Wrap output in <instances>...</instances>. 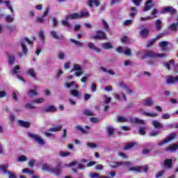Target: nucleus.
<instances>
[{"instance_id":"obj_1","label":"nucleus","mask_w":178,"mask_h":178,"mask_svg":"<svg viewBox=\"0 0 178 178\" xmlns=\"http://www.w3.org/2000/svg\"><path fill=\"white\" fill-rule=\"evenodd\" d=\"M63 165V163L59 161L54 168H51L48 165V164H43L42 165V170H47V172H51V173H54L56 176L60 175V173H62V165Z\"/></svg>"},{"instance_id":"obj_2","label":"nucleus","mask_w":178,"mask_h":178,"mask_svg":"<svg viewBox=\"0 0 178 178\" xmlns=\"http://www.w3.org/2000/svg\"><path fill=\"white\" fill-rule=\"evenodd\" d=\"M166 55L165 54H156L155 51L152 50H147L145 51L142 59H145L147 58H151L152 59H155V58H165Z\"/></svg>"},{"instance_id":"obj_3","label":"nucleus","mask_w":178,"mask_h":178,"mask_svg":"<svg viewBox=\"0 0 178 178\" xmlns=\"http://www.w3.org/2000/svg\"><path fill=\"white\" fill-rule=\"evenodd\" d=\"M28 136H29V137L31 138H32L33 140H34V141L35 143H38V144H40V145L44 146L45 145V142L44 141V139H42V138L38 136V135H35L31 133H29Z\"/></svg>"},{"instance_id":"obj_4","label":"nucleus","mask_w":178,"mask_h":178,"mask_svg":"<svg viewBox=\"0 0 178 178\" xmlns=\"http://www.w3.org/2000/svg\"><path fill=\"white\" fill-rule=\"evenodd\" d=\"M177 136V134L175 132L170 134L169 136L167 137L165 140H164L162 143H159V147H161V145H163L164 144H168V143H170V141L176 138Z\"/></svg>"},{"instance_id":"obj_5","label":"nucleus","mask_w":178,"mask_h":178,"mask_svg":"<svg viewBox=\"0 0 178 178\" xmlns=\"http://www.w3.org/2000/svg\"><path fill=\"white\" fill-rule=\"evenodd\" d=\"M93 40H106V33L102 31H97L96 35L92 37Z\"/></svg>"},{"instance_id":"obj_6","label":"nucleus","mask_w":178,"mask_h":178,"mask_svg":"<svg viewBox=\"0 0 178 178\" xmlns=\"http://www.w3.org/2000/svg\"><path fill=\"white\" fill-rule=\"evenodd\" d=\"M161 13H170V15H176V13H177V10L170 6H168L162 9Z\"/></svg>"},{"instance_id":"obj_7","label":"nucleus","mask_w":178,"mask_h":178,"mask_svg":"<svg viewBox=\"0 0 178 178\" xmlns=\"http://www.w3.org/2000/svg\"><path fill=\"white\" fill-rule=\"evenodd\" d=\"M49 13V8H47L45 12L43 13L42 17H38L36 18V23H44V18L48 16Z\"/></svg>"},{"instance_id":"obj_8","label":"nucleus","mask_w":178,"mask_h":178,"mask_svg":"<svg viewBox=\"0 0 178 178\" xmlns=\"http://www.w3.org/2000/svg\"><path fill=\"white\" fill-rule=\"evenodd\" d=\"M80 19V13H74L68 15L65 17V20H76Z\"/></svg>"},{"instance_id":"obj_9","label":"nucleus","mask_w":178,"mask_h":178,"mask_svg":"<svg viewBox=\"0 0 178 178\" xmlns=\"http://www.w3.org/2000/svg\"><path fill=\"white\" fill-rule=\"evenodd\" d=\"M21 46L22 48L23 53H19V58H23V55H26L29 52V49L27 48V46L24 44V42H23V40H21Z\"/></svg>"},{"instance_id":"obj_10","label":"nucleus","mask_w":178,"mask_h":178,"mask_svg":"<svg viewBox=\"0 0 178 178\" xmlns=\"http://www.w3.org/2000/svg\"><path fill=\"white\" fill-rule=\"evenodd\" d=\"M176 83H178V76H170L166 80V83L168 85L176 84Z\"/></svg>"},{"instance_id":"obj_11","label":"nucleus","mask_w":178,"mask_h":178,"mask_svg":"<svg viewBox=\"0 0 178 178\" xmlns=\"http://www.w3.org/2000/svg\"><path fill=\"white\" fill-rule=\"evenodd\" d=\"M86 3L89 8H94V5L97 7L101 5V2L98 0H88Z\"/></svg>"},{"instance_id":"obj_12","label":"nucleus","mask_w":178,"mask_h":178,"mask_svg":"<svg viewBox=\"0 0 178 178\" xmlns=\"http://www.w3.org/2000/svg\"><path fill=\"white\" fill-rule=\"evenodd\" d=\"M8 56V63L9 66H13V65L15 63V61L16 60V57L15 55H12L10 54H7Z\"/></svg>"},{"instance_id":"obj_13","label":"nucleus","mask_w":178,"mask_h":178,"mask_svg":"<svg viewBox=\"0 0 178 178\" xmlns=\"http://www.w3.org/2000/svg\"><path fill=\"white\" fill-rule=\"evenodd\" d=\"M88 48H90V49H92V51H95L97 54H99V52H101V49L95 46V44H94V43L92 42H89L88 44Z\"/></svg>"},{"instance_id":"obj_14","label":"nucleus","mask_w":178,"mask_h":178,"mask_svg":"<svg viewBox=\"0 0 178 178\" xmlns=\"http://www.w3.org/2000/svg\"><path fill=\"white\" fill-rule=\"evenodd\" d=\"M50 34L52 37V38H54V40H63L65 37L63 35H59L55 31H51L50 32Z\"/></svg>"},{"instance_id":"obj_15","label":"nucleus","mask_w":178,"mask_h":178,"mask_svg":"<svg viewBox=\"0 0 178 178\" xmlns=\"http://www.w3.org/2000/svg\"><path fill=\"white\" fill-rule=\"evenodd\" d=\"M168 45H169V42L161 41L159 43V46L161 48V51H166L168 49Z\"/></svg>"},{"instance_id":"obj_16","label":"nucleus","mask_w":178,"mask_h":178,"mask_svg":"<svg viewBox=\"0 0 178 178\" xmlns=\"http://www.w3.org/2000/svg\"><path fill=\"white\" fill-rule=\"evenodd\" d=\"M18 124L19 126H21V127H25V129H29V127H30V122L24 121L22 120H18Z\"/></svg>"},{"instance_id":"obj_17","label":"nucleus","mask_w":178,"mask_h":178,"mask_svg":"<svg viewBox=\"0 0 178 178\" xmlns=\"http://www.w3.org/2000/svg\"><path fill=\"white\" fill-rule=\"evenodd\" d=\"M120 86L121 87H124L125 90H127V94H128V95H130V94H136V92L134 90L129 88V86H126L124 83H120Z\"/></svg>"},{"instance_id":"obj_18","label":"nucleus","mask_w":178,"mask_h":178,"mask_svg":"<svg viewBox=\"0 0 178 178\" xmlns=\"http://www.w3.org/2000/svg\"><path fill=\"white\" fill-rule=\"evenodd\" d=\"M149 34V30L147 29H143L140 31V35L142 38H147Z\"/></svg>"},{"instance_id":"obj_19","label":"nucleus","mask_w":178,"mask_h":178,"mask_svg":"<svg viewBox=\"0 0 178 178\" xmlns=\"http://www.w3.org/2000/svg\"><path fill=\"white\" fill-rule=\"evenodd\" d=\"M131 123H134L136 124H145L144 120L138 119V118H131L130 119Z\"/></svg>"},{"instance_id":"obj_20","label":"nucleus","mask_w":178,"mask_h":178,"mask_svg":"<svg viewBox=\"0 0 178 178\" xmlns=\"http://www.w3.org/2000/svg\"><path fill=\"white\" fill-rule=\"evenodd\" d=\"M129 172H136L137 173H143V166L131 167L129 168Z\"/></svg>"},{"instance_id":"obj_21","label":"nucleus","mask_w":178,"mask_h":178,"mask_svg":"<svg viewBox=\"0 0 178 178\" xmlns=\"http://www.w3.org/2000/svg\"><path fill=\"white\" fill-rule=\"evenodd\" d=\"M20 70H22L20 65H17L13 67V69L11 70V73L12 74H17L19 73H21Z\"/></svg>"},{"instance_id":"obj_22","label":"nucleus","mask_w":178,"mask_h":178,"mask_svg":"<svg viewBox=\"0 0 178 178\" xmlns=\"http://www.w3.org/2000/svg\"><path fill=\"white\" fill-rule=\"evenodd\" d=\"M173 165V161L170 159H167L164 161V166L165 168H168V169H170Z\"/></svg>"},{"instance_id":"obj_23","label":"nucleus","mask_w":178,"mask_h":178,"mask_svg":"<svg viewBox=\"0 0 178 178\" xmlns=\"http://www.w3.org/2000/svg\"><path fill=\"white\" fill-rule=\"evenodd\" d=\"M155 27H156V31H161V30H162V21H161V19L156 20Z\"/></svg>"},{"instance_id":"obj_24","label":"nucleus","mask_w":178,"mask_h":178,"mask_svg":"<svg viewBox=\"0 0 178 178\" xmlns=\"http://www.w3.org/2000/svg\"><path fill=\"white\" fill-rule=\"evenodd\" d=\"M80 19H87V17H90V13L88 11L81 10L79 13Z\"/></svg>"},{"instance_id":"obj_25","label":"nucleus","mask_w":178,"mask_h":178,"mask_svg":"<svg viewBox=\"0 0 178 178\" xmlns=\"http://www.w3.org/2000/svg\"><path fill=\"white\" fill-rule=\"evenodd\" d=\"M43 112L45 113L48 112H56V108H55L54 106H49L43 109Z\"/></svg>"},{"instance_id":"obj_26","label":"nucleus","mask_w":178,"mask_h":178,"mask_svg":"<svg viewBox=\"0 0 178 178\" xmlns=\"http://www.w3.org/2000/svg\"><path fill=\"white\" fill-rule=\"evenodd\" d=\"M62 131V126L58 125L57 127H51L49 129V131H51V133H58V131Z\"/></svg>"},{"instance_id":"obj_27","label":"nucleus","mask_w":178,"mask_h":178,"mask_svg":"<svg viewBox=\"0 0 178 178\" xmlns=\"http://www.w3.org/2000/svg\"><path fill=\"white\" fill-rule=\"evenodd\" d=\"M168 30L170 31H173L174 33H176L178 30V25L177 23H172L171 25L168 26Z\"/></svg>"},{"instance_id":"obj_28","label":"nucleus","mask_w":178,"mask_h":178,"mask_svg":"<svg viewBox=\"0 0 178 178\" xmlns=\"http://www.w3.org/2000/svg\"><path fill=\"white\" fill-rule=\"evenodd\" d=\"M70 42H72V44H74L76 47H78V48H83V42L76 40L74 39H70Z\"/></svg>"},{"instance_id":"obj_29","label":"nucleus","mask_w":178,"mask_h":178,"mask_svg":"<svg viewBox=\"0 0 178 178\" xmlns=\"http://www.w3.org/2000/svg\"><path fill=\"white\" fill-rule=\"evenodd\" d=\"M70 95L72 97H74L75 98H79L80 97V92L76 89H73L70 90Z\"/></svg>"},{"instance_id":"obj_30","label":"nucleus","mask_w":178,"mask_h":178,"mask_svg":"<svg viewBox=\"0 0 178 178\" xmlns=\"http://www.w3.org/2000/svg\"><path fill=\"white\" fill-rule=\"evenodd\" d=\"M154 0H148L145 3V8L144 11L145 12H148V10H151V4L152 2H153Z\"/></svg>"},{"instance_id":"obj_31","label":"nucleus","mask_w":178,"mask_h":178,"mask_svg":"<svg viewBox=\"0 0 178 178\" xmlns=\"http://www.w3.org/2000/svg\"><path fill=\"white\" fill-rule=\"evenodd\" d=\"M163 65L164 67H166V69H168V70H170V65H175V60H170L169 63H163Z\"/></svg>"},{"instance_id":"obj_32","label":"nucleus","mask_w":178,"mask_h":178,"mask_svg":"<svg viewBox=\"0 0 178 178\" xmlns=\"http://www.w3.org/2000/svg\"><path fill=\"white\" fill-rule=\"evenodd\" d=\"M116 122H118V123H126L129 122V120L123 116L119 115L117 118Z\"/></svg>"},{"instance_id":"obj_33","label":"nucleus","mask_w":178,"mask_h":178,"mask_svg":"<svg viewBox=\"0 0 178 178\" xmlns=\"http://www.w3.org/2000/svg\"><path fill=\"white\" fill-rule=\"evenodd\" d=\"M106 130L108 134V137H111L113 134H115V129L112 127H107Z\"/></svg>"},{"instance_id":"obj_34","label":"nucleus","mask_w":178,"mask_h":178,"mask_svg":"<svg viewBox=\"0 0 178 178\" xmlns=\"http://www.w3.org/2000/svg\"><path fill=\"white\" fill-rule=\"evenodd\" d=\"M102 48H104V49H113V46L111 44V42H107L102 44Z\"/></svg>"},{"instance_id":"obj_35","label":"nucleus","mask_w":178,"mask_h":178,"mask_svg":"<svg viewBox=\"0 0 178 178\" xmlns=\"http://www.w3.org/2000/svg\"><path fill=\"white\" fill-rule=\"evenodd\" d=\"M4 3L6 4V6H7L8 9L10 10L11 13H15V10H13V7L12 5H10V1H4Z\"/></svg>"},{"instance_id":"obj_36","label":"nucleus","mask_w":178,"mask_h":178,"mask_svg":"<svg viewBox=\"0 0 178 178\" xmlns=\"http://www.w3.org/2000/svg\"><path fill=\"white\" fill-rule=\"evenodd\" d=\"M74 70H76V72H80V71H83V68L81 67V66L79 64H75L73 66V70H71V73H73V72H74Z\"/></svg>"},{"instance_id":"obj_37","label":"nucleus","mask_w":178,"mask_h":178,"mask_svg":"<svg viewBox=\"0 0 178 178\" xmlns=\"http://www.w3.org/2000/svg\"><path fill=\"white\" fill-rule=\"evenodd\" d=\"M29 76H31L33 79H37V74H35V71L33 69H29L27 72Z\"/></svg>"},{"instance_id":"obj_38","label":"nucleus","mask_w":178,"mask_h":178,"mask_svg":"<svg viewBox=\"0 0 178 178\" xmlns=\"http://www.w3.org/2000/svg\"><path fill=\"white\" fill-rule=\"evenodd\" d=\"M27 95L28 97H37L38 95V93L35 90H30L27 92Z\"/></svg>"},{"instance_id":"obj_39","label":"nucleus","mask_w":178,"mask_h":178,"mask_svg":"<svg viewBox=\"0 0 178 178\" xmlns=\"http://www.w3.org/2000/svg\"><path fill=\"white\" fill-rule=\"evenodd\" d=\"M152 124L155 129H162V127H163V125L158 121H153Z\"/></svg>"},{"instance_id":"obj_40","label":"nucleus","mask_w":178,"mask_h":178,"mask_svg":"<svg viewBox=\"0 0 178 178\" xmlns=\"http://www.w3.org/2000/svg\"><path fill=\"white\" fill-rule=\"evenodd\" d=\"M9 168V165L8 164L4 165H0V170H2L3 173H8V171L6 169Z\"/></svg>"},{"instance_id":"obj_41","label":"nucleus","mask_w":178,"mask_h":178,"mask_svg":"<svg viewBox=\"0 0 178 178\" xmlns=\"http://www.w3.org/2000/svg\"><path fill=\"white\" fill-rule=\"evenodd\" d=\"M143 115H145V116H147L148 118H156L158 116V113H147L146 111H143Z\"/></svg>"},{"instance_id":"obj_42","label":"nucleus","mask_w":178,"mask_h":178,"mask_svg":"<svg viewBox=\"0 0 178 178\" xmlns=\"http://www.w3.org/2000/svg\"><path fill=\"white\" fill-rule=\"evenodd\" d=\"M136 144V143L134 142L130 143L124 146V149L125 151H127V149H130L133 148Z\"/></svg>"},{"instance_id":"obj_43","label":"nucleus","mask_w":178,"mask_h":178,"mask_svg":"<svg viewBox=\"0 0 178 178\" xmlns=\"http://www.w3.org/2000/svg\"><path fill=\"white\" fill-rule=\"evenodd\" d=\"M101 69L104 73H108V74H111V76H115V72L112 70H106V68L104 67H101Z\"/></svg>"},{"instance_id":"obj_44","label":"nucleus","mask_w":178,"mask_h":178,"mask_svg":"<svg viewBox=\"0 0 178 178\" xmlns=\"http://www.w3.org/2000/svg\"><path fill=\"white\" fill-rule=\"evenodd\" d=\"M124 163L123 162H115L114 163V165H111V168L113 169H116V168H119V166H123Z\"/></svg>"},{"instance_id":"obj_45","label":"nucleus","mask_w":178,"mask_h":178,"mask_svg":"<svg viewBox=\"0 0 178 178\" xmlns=\"http://www.w3.org/2000/svg\"><path fill=\"white\" fill-rule=\"evenodd\" d=\"M145 105L146 106H152V105H154V102L151 99H147L145 100Z\"/></svg>"},{"instance_id":"obj_46","label":"nucleus","mask_w":178,"mask_h":178,"mask_svg":"<svg viewBox=\"0 0 178 178\" xmlns=\"http://www.w3.org/2000/svg\"><path fill=\"white\" fill-rule=\"evenodd\" d=\"M22 173H27L28 175H34V172L33 170H29V168L23 169Z\"/></svg>"},{"instance_id":"obj_47","label":"nucleus","mask_w":178,"mask_h":178,"mask_svg":"<svg viewBox=\"0 0 178 178\" xmlns=\"http://www.w3.org/2000/svg\"><path fill=\"white\" fill-rule=\"evenodd\" d=\"M75 129L76 130H79V131H81V133H83V134H87V131L85 130L84 129H83V127H81V126L80 125H77L75 127Z\"/></svg>"},{"instance_id":"obj_48","label":"nucleus","mask_w":178,"mask_h":178,"mask_svg":"<svg viewBox=\"0 0 178 178\" xmlns=\"http://www.w3.org/2000/svg\"><path fill=\"white\" fill-rule=\"evenodd\" d=\"M147 129V127H143L139 129L138 134H140L141 136H145V129Z\"/></svg>"},{"instance_id":"obj_49","label":"nucleus","mask_w":178,"mask_h":178,"mask_svg":"<svg viewBox=\"0 0 178 178\" xmlns=\"http://www.w3.org/2000/svg\"><path fill=\"white\" fill-rule=\"evenodd\" d=\"M90 122L92 123H95V124H97V123H99V122H101V120L98 118L92 117V118H90Z\"/></svg>"},{"instance_id":"obj_50","label":"nucleus","mask_w":178,"mask_h":178,"mask_svg":"<svg viewBox=\"0 0 178 178\" xmlns=\"http://www.w3.org/2000/svg\"><path fill=\"white\" fill-rule=\"evenodd\" d=\"M121 42H122V44H129L130 42L129 41V38H127V36H123L121 38Z\"/></svg>"},{"instance_id":"obj_51","label":"nucleus","mask_w":178,"mask_h":178,"mask_svg":"<svg viewBox=\"0 0 178 178\" xmlns=\"http://www.w3.org/2000/svg\"><path fill=\"white\" fill-rule=\"evenodd\" d=\"M6 22H7V23H12V22H13V17H12V15H6Z\"/></svg>"},{"instance_id":"obj_52","label":"nucleus","mask_w":178,"mask_h":178,"mask_svg":"<svg viewBox=\"0 0 178 178\" xmlns=\"http://www.w3.org/2000/svg\"><path fill=\"white\" fill-rule=\"evenodd\" d=\"M155 42H156V40L155 38L152 39L148 44H147V48H151V47H152V45H154V44H155Z\"/></svg>"},{"instance_id":"obj_53","label":"nucleus","mask_w":178,"mask_h":178,"mask_svg":"<svg viewBox=\"0 0 178 178\" xmlns=\"http://www.w3.org/2000/svg\"><path fill=\"white\" fill-rule=\"evenodd\" d=\"M124 54L127 55V56H130L131 55V49L129 47H125V50L124 51Z\"/></svg>"},{"instance_id":"obj_54","label":"nucleus","mask_w":178,"mask_h":178,"mask_svg":"<svg viewBox=\"0 0 178 178\" xmlns=\"http://www.w3.org/2000/svg\"><path fill=\"white\" fill-rule=\"evenodd\" d=\"M38 35H39V38H40V40H41V41H44V40H45V35H44L43 31H40L38 33Z\"/></svg>"},{"instance_id":"obj_55","label":"nucleus","mask_w":178,"mask_h":178,"mask_svg":"<svg viewBox=\"0 0 178 178\" xmlns=\"http://www.w3.org/2000/svg\"><path fill=\"white\" fill-rule=\"evenodd\" d=\"M159 13H158V10L156 8H154L153 10V12L152 13V16L153 19H155L156 17H158Z\"/></svg>"},{"instance_id":"obj_56","label":"nucleus","mask_w":178,"mask_h":178,"mask_svg":"<svg viewBox=\"0 0 178 178\" xmlns=\"http://www.w3.org/2000/svg\"><path fill=\"white\" fill-rule=\"evenodd\" d=\"M18 161L19 162H24V161H27V157H26V156H24V155H21V156H19Z\"/></svg>"},{"instance_id":"obj_57","label":"nucleus","mask_w":178,"mask_h":178,"mask_svg":"<svg viewBox=\"0 0 178 178\" xmlns=\"http://www.w3.org/2000/svg\"><path fill=\"white\" fill-rule=\"evenodd\" d=\"M22 40L26 41V42H27L29 45H33V44H34V41L30 40V39H29V38H24V39H22Z\"/></svg>"},{"instance_id":"obj_58","label":"nucleus","mask_w":178,"mask_h":178,"mask_svg":"<svg viewBox=\"0 0 178 178\" xmlns=\"http://www.w3.org/2000/svg\"><path fill=\"white\" fill-rule=\"evenodd\" d=\"M70 154H71L70 152H60V156H62V158H65V156H69Z\"/></svg>"},{"instance_id":"obj_59","label":"nucleus","mask_w":178,"mask_h":178,"mask_svg":"<svg viewBox=\"0 0 178 178\" xmlns=\"http://www.w3.org/2000/svg\"><path fill=\"white\" fill-rule=\"evenodd\" d=\"M102 23H103V26H104V28L105 29V30H108L109 25H108V23L106 22V21H105V19H102Z\"/></svg>"},{"instance_id":"obj_60","label":"nucleus","mask_w":178,"mask_h":178,"mask_svg":"<svg viewBox=\"0 0 178 178\" xmlns=\"http://www.w3.org/2000/svg\"><path fill=\"white\" fill-rule=\"evenodd\" d=\"M75 83H76L74 81H72V82H70V83H65V86L67 88H70L72 87V86H74Z\"/></svg>"},{"instance_id":"obj_61","label":"nucleus","mask_w":178,"mask_h":178,"mask_svg":"<svg viewBox=\"0 0 178 178\" xmlns=\"http://www.w3.org/2000/svg\"><path fill=\"white\" fill-rule=\"evenodd\" d=\"M84 113L86 116H94V113L89 110H85Z\"/></svg>"},{"instance_id":"obj_62","label":"nucleus","mask_w":178,"mask_h":178,"mask_svg":"<svg viewBox=\"0 0 178 178\" xmlns=\"http://www.w3.org/2000/svg\"><path fill=\"white\" fill-rule=\"evenodd\" d=\"M161 118L164 120L170 119V115L169 113H165L161 115Z\"/></svg>"},{"instance_id":"obj_63","label":"nucleus","mask_w":178,"mask_h":178,"mask_svg":"<svg viewBox=\"0 0 178 178\" xmlns=\"http://www.w3.org/2000/svg\"><path fill=\"white\" fill-rule=\"evenodd\" d=\"M62 24H63V26H65L66 27H70V24L69 23V22H67V19L63 20Z\"/></svg>"},{"instance_id":"obj_64","label":"nucleus","mask_w":178,"mask_h":178,"mask_svg":"<svg viewBox=\"0 0 178 178\" xmlns=\"http://www.w3.org/2000/svg\"><path fill=\"white\" fill-rule=\"evenodd\" d=\"M163 173H165V171H160L156 175V178H160L163 176Z\"/></svg>"}]
</instances>
